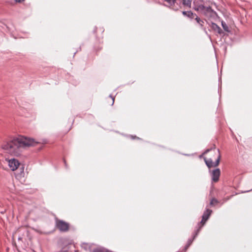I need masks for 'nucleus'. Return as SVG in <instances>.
Listing matches in <instances>:
<instances>
[{"mask_svg":"<svg viewBox=\"0 0 252 252\" xmlns=\"http://www.w3.org/2000/svg\"><path fill=\"white\" fill-rule=\"evenodd\" d=\"M38 143L33 139L20 136L3 144L2 148L11 155H18L22 149L35 146Z\"/></svg>","mask_w":252,"mask_h":252,"instance_id":"f257e3e1","label":"nucleus"},{"mask_svg":"<svg viewBox=\"0 0 252 252\" xmlns=\"http://www.w3.org/2000/svg\"><path fill=\"white\" fill-rule=\"evenodd\" d=\"M193 9L204 16L211 18L214 17L216 12L210 6H205L203 4L194 5Z\"/></svg>","mask_w":252,"mask_h":252,"instance_id":"f03ea898","label":"nucleus"},{"mask_svg":"<svg viewBox=\"0 0 252 252\" xmlns=\"http://www.w3.org/2000/svg\"><path fill=\"white\" fill-rule=\"evenodd\" d=\"M56 226L61 232H66L69 229V224L63 220H56Z\"/></svg>","mask_w":252,"mask_h":252,"instance_id":"7ed1b4c3","label":"nucleus"},{"mask_svg":"<svg viewBox=\"0 0 252 252\" xmlns=\"http://www.w3.org/2000/svg\"><path fill=\"white\" fill-rule=\"evenodd\" d=\"M212 213V211L209 209H206V210L204 212L202 216V220L201 221L198 223V228L202 226L205 223L206 221L208 220L210 216H211Z\"/></svg>","mask_w":252,"mask_h":252,"instance_id":"20e7f679","label":"nucleus"},{"mask_svg":"<svg viewBox=\"0 0 252 252\" xmlns=\"http://www.w3.org/2000/svg\"><path fill=\"white\" fill-rule=\"evenodd\" d=\"M209 173L212 177V182H217L219 180L220 174V169L219 168H217L213 170H210Z\"/></svg>","mask_w":252,"mask_h":252,"instance_id":"39448f33","label":"nucleus"},{"mask_svg":"<svg viewBox=\"0 0 252 252\" xmlns=\"http://www.w3.org/2000/svg\"><path fill=\"white\" fill-rule=\"evenodd\" d=\"M20 163L18 160L12 158L9 160L8 165L11 170L14 171L17 169Z\"/></svg>","mask_w":252,"mask_h":252,"instance_id":"423d86ee","label":"nucleus"},{"mask_svg":"<svg viewBox=\"0 0 252 252\" xmlns=\"http://www.w3.org/2000/svg\"><path fill=\"white\" fill-rule=\"evenodd\" d=\"M195 20L196 22L197 25L199 28L202 30L206 33H207L206 28L204 26V21L200 18L198 16L196 15L194 17Z\"/></svg>","mask_w":252,"mask_h":252,"instance_id":"0eeeda50","label":"nucleus"},{"mask_svg":"<svg viewBox=\"0 0 252 252\" xmlns=\"http://www.w3.org/2000/svg\"><path fill=\"white\" fill-rule=\"evenodd\" d=\"M201 229V227H200L199 228H198L196 229V230H195L194 233L193 234V238L191 239H189L188 241V243H187V244L186 245V247H185V248L187 249H188L189 246L191 245V244L192 243L193 239H195V238L197 236V235H198L199 231Z\"/></svg>","mask_w":252,"mask_h":252,"instance_id":"6e6552de","label":"nucleus"},{"mask_svg":"<svg viewBox=\"0 0 252 252\" xmlns=\"http://www.w3.org/2000/svg\"><path fill=\"white\" fill-rule=\"evenodd\" d=\"M213 151L215 153V154H217V159L216 160L215 162L213 163V166L216 167L218 166V165L219 164L221 156L220 150L219 149L216 150L215 148H214Z\"/></svg>","mask_w":252,"mask_h":252,"instance_id":"1a4fd4ad","label":"nucleus"},{"mask_svg":"<svg viewBox=\"0 0 252 252\" xmlns=\"http://www.w3.org/2000/svg\"><path fill=\"white\" fill-rule=\"evenodd\" d=\"M182 14L185 16H187L190 19H193L196 16V14L193 13L191 11H184L182 12Z\"/></svg>","mask_w":252,"mask_h":252,"instance_id":"9d476101","label":"nucleus"},{"mask_svg":"<svg viewBox=\"0 0 252 252\" xmlns=\"http://www.w3.org/2000/svg\"><path fill=\"white\" fill-rule=\"evenodd\" d=\"M211 27L214 31H217L218 33L220 34L222 33V30L217 24L212 23Z\"/></svg>","mask_w":252,"mask_h":252,"instance_id":"9b49d317","label":"nucleus"},{"mask_svg":"<svg viewBox=\"0 0 252 252\" xmlns=\"http://www.w3.org/2000/svg\"><path fill=\"white\" fill-rule=\"evenodd\" d=\"M93 252H112V251H110L102 247H98L95 249H93Z\"/></svg>","mask_w":252,"mask_h":252,"instance_id":"f8f14e48","label":"nucleus"},{"mask_svg":"<svg viewBox=\"0 0 252 252\" xmlns=\"http://www.w3.org/2000/svg\"><path fill=\"white\" fill-rule=\"evenodd\" d=\"M204 160H205L206 165L209 168H210V167L213 166V162L212 159L211 158L207 159L206 158H205Z\"/></svg>","mask_w":252,"mask_h":252,"instance_id":"ddd939ff","label":"nucleus"},{"mask_svg":"<svg viewBox=\"0 0 252 252\" xmlns=\"http://www.w3.org/2000/svg\"><path fill=\"white\" fill-rule=\"evenodd\" d=\"M82 248L84 249L86 251H88L90 252H93V250L91 248V246L87 243H84L82 245Z\"/></svg>","mask_w":252,"mask_h":252,"instance_id":"4468645a","label":"nucleus"},{"mask_svg":"<svg viewBox=\"0 0 252 252\" xmlns=\"http://www.w3.org/2000/svg\"><path fill=\"white\" fill-rule=\"evenodd\" d=\"M182 3L184 6L191 7V0H182Z\"/></svg>","mask_w":252,"mask_h":252,"instance_id":"2eb2a0df","label":"nucleus"},{"mask_svg":"<svg viewBox=\"0 0 252 252\" xmlns=\"http://www.w3.org/2000/svg\"><path fill=\"white\" fill-rule=\"evenodd\" d=\"M218 203H219V201L217 199L213 198L211 199L210 203V205L211 206H213L215 204H217Z\"/></svg>","mask_w":252,"mask_h":252,"instance_id":"dca6fc26","label":"nucleus"},{"mask_svg":"<svg viewBox=\"0 0 252 252\" xmlns=\"http://www.w3.org/2000/svg\"><path fill=\"white\" fill-rule=\"evenodd\" d=\"M221 26L224 31H225L226 32L229 31V28H228L227 25L224 22H221Z\"/></svg>","mask_w":252,"mask_h":252,"instance_id":"f3484780","label":"nucleus"},{"mask_svg":"<svg viewBox=\"0 0 252 252\" xmlns=\"http://www.w3.org/2000/svg\"><path fill=\"white\" fill-rule=\"evenodd\" d=\"M109 97L112 99V105H113V104L114 103V99L115 98L111 94H110Z\"/></svg>","mask_w":252,"mask_h":252,"instance_id":"a211bd4d","label":"nucleus"},{"mask_svg":"<svg viewBox=\"0 0 252 252\" xmlns=\"http://www.w3.org/2000/svg\"><path fill=\"white\" fill-rule=\"evenodd\" d=\"M130 137L132 139H134L135 138H136V136L130 135ZM137 138L139 139L138 137H137Z\"/></svg>","mask_w":252,"mask_h":252,"instance_id":"6ab92c4d","label":"nucleus"},{"mask_svg":"<svg viewBox=\"0 0 252 252\" xmlns=\"http://www.w3.org/2000/svg\"><path fill=\"white\" fill-rule=\"evenodd\" d=\"M212 150V149H208L205 152H204V154H207L210 151Z\"/></svg>","mask_w":252,"mask_h":252,"instance_id":"aec40b11","label":"nucleus"},{"mask_svg":"<svg viewBox=\"0 0 252 252\" xmlns=\"http://www.w3.org/2000/svg\"><path fill=\"white\" fill-rule=\"evenodd\" d=\"M15 1L16 2H21L23 1H24V0H15Z\"/></svg>","mask_w":252,"mask_h":252,"instance_id":"412c9836","label":"nucleus"},{"mask_svg":"<svg viewBox=\"0 0 252 252\" xmlns=\"http://www.w3.org/2000/svg\"><path fill=\"white\" fill-rule=\"evenodd\" d=\"M251 190H252V189H251V190H246V191H243L242 192H243V193L248 192L250 191Z\"/></svg>","mask_w":252,"mask_h":252,"instance_id":"4be33fe9","label":"nucleus"},{"mask_svg":"<svg viewBox=\"0 0 252 252\" xmlns=\"http://www.w3.org/2000/svg\"><path fill=\"white\" fill-rule=\"evenodd\" d=\"M174 10L177 11L178 9H174Z\"/></svg>","mask_w":252,"mask_h":252,"instance_id":"5701e85b","label":"nucleus"},{"mask_svg":"<svg viewBox=\"0 0 252 252\" xmlns=\"http://www.w3.org/2000/svg\"><path fill=\"white\" fill-rule=\"evenodd\" d=\"M64 162L65 164L66 165V163H65V160H64Z\"/></svg>","mask_w":252,"mask_h":252,"instance_id":"b1692460","label":"nucleus"}]
</instances>
